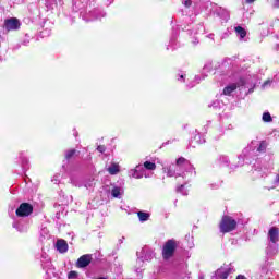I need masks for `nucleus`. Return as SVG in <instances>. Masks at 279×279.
<instances>
[{"label":"nucleus","mask_w":279,"mask_h":279,"mask_svg":"<svg viewBox=\"0 0 279 279\" xmlns=\"http://www.w3.org/2000/svg\"><path fill=\"white\" fill-rule=\"evenodd\" d=\"M175 250H178V241L173 239L166 241L161 251L163 260H171L175 256Z\"/></svg>","instance_id":"nucleus-1"},{"label":"nucleus","mask_w":279,"mask_h":279,"mask_svg":"<svg viewBox=\"0 0 279 279\" xmlns=\"http://www.w3.org/2000/svg\"><path fill=\"white\" fill-rule=\"evenodd\" d=\"M238 222L231 216H222L219 229L222 234H228V232H234L236 230Z\"/></svg>","instance_id":"nucleus-2"},{"label":"nucleus","mask_w":279,"mask_h":279,"mask_svg":"<svg viewBox=\"0 0 279 279\" xmlns=\"http://www.w3.org/2000/svg\"><path fill=\"white\" fill-rule=\"evenodd\" d=\"M34 213V206L29 203H22L15 210L16 217H29Z\"/></svg>","instance_id":"nucleus-3"},{"label":"nucleus","mask_w":279,"mask_h":279,"mask_svg":"<svg viewBox=\"0 0 279 279\" xmlns=\"http://www.w3.org/2000/svg\"><path fill=\"white\" fill-rule=\"evenodd\" d=\"M21 28V21L16 17H10L4 20V29L7 32H15L16 29Z\"/></svg>","instance_id":"nucleus-4"},{"label":"nucleus","mask_w":279,"mask_h":279,"mask_svg":"<svg viewBox=\"0 0 279 279\" xmlns=\"http://www.w3.org/2000/svg\"><path fill=\"white\" fill-rule=\"evenodd\" d=\"M90 263H93V255L90 254H85L82 255L77 262H76V267L78 269H85V267H88V265H90Z\"/></svg>","instance_id":"nucleus-5"},{"label":"nucleus","mask_w":279,"mask_h":279,"mask_svg":"<svg viewBox=\"0 0 279 279\" xmlns=\"http://www.w3.org/2000/svg\"><path fill=\"white\" fill-rule=\"evenodd\" d=\"M268 236L270 239V243L276 244L278 242V239H279V229H278V227H271L268 230Z\"/></svg>","instance_id":"nucleus-6"},{"label":"nucleus","mask_w":279,"mask_h":279,"mask_svg":"<svg viewBox=\"0 0 279 279\" xmlns=\"http://www.w3.org/2000/svg\"><path fill=\"white\" fill-rule=\"evenodd\" d=\"M56 247L60 254H66L69 252V243L65 240H58Z\"/></svg>","instance_id":"nucleus-7"},{"label":"nucleus","mask_w":279,"mask_h":279,"mask_svg":"<svg viewBox=\"0 0 279 279\" xmlns=\"http://www.w3.org/2000/svg\"><path fill=\"white\" fill-rule=\"evenodd\" d=\"M218 278L220 279H227L228 276H230L232 274V268H225V267H220L217 271H216Z\"/></svg>","instance_id":"nucleus-8"},{"label":"nucleus","mask_w":279,"mask_h":279,"mask_svg":"<svg viewBox=\"0 0 279 279\" xmlns=\"http://www.w3.org/2000/svg\"><path fill=\"white\" fill-rule=\"evenodd\" d=\"M236 88H238L236 83H233L231 85L226 86L223 88L222 94L227 95V96H230V95H232V93H234V90H236Z\"/></svg>","instance_id":"nucleus-9"},{"label":"nucleus","mask_w":279,"mask_h":279,"mask_svg":"<svg viewBox=\"0 0 279 279\" xmlns=\"http://www.w3.org/2000/svg\"><path fill=\"white\" fill-rule=\"evenodd\" d=\"M119 171V163H111V166L108 168V173H110V175H117Z\"/></svg>","instance_id":"nucleus-10"},{"label":"nucleus","mask_w":279,"mask_h":279,"mask_svg":"<svg viewBox=\"0 0 279 279\" xmlns=\"http://www.w3.org/2000/svg\"><path fill=\"white\" fill-rule=\"evenodd\" d=\"M78 151L76 149H70L65 151V160H72V158H75L77 156Z\"/></svg>","instance_id":"nucleus-11"},{"label":"nucleus","mask_w":279,"mask_h":279,"mask_svg":"<svg viewBox=\"0 0 279 279\" xmlns=\"http://www.w3.org/2000/svg\"><path fill=\"white\" fill-rule=\"evenodd\" d=\"M235 32L239 34L240 38H245V36H247V31H245L243 26H236Z\"/></svg>","instance_id":"nucleus-12"},{"label":"nucleus","mask_w":279,"mask_h":279,"mask_svg":"<svg viewBox=\"0 0 279 279\" xmlns=\"http://www.w3.org/2000/svg\"><path fill=\"white\" fill-rule=\"evenodd\" d=\"M137 217H138L140 221H148L149 220V214H147L145 211H138Z\"/></svg>","instance_id":"nucleus-13"},{"label":"nucleus","mask_w":279,"mask_h":279,"mask_svg":"<svg viewBox=\"0 0 279 279\" xmlns=\"http://www.w3.org/2000/svg\"><path fill=\"white\" fill-rule=\"evenodd\" d=\"M144 167L147 169V171H156V163L151 161H145Z\"/></svg>","instance_id":"nucleus-14"},{"label":"nucleus","mask_w":279,"mask_h":279,"mask_svg":"<svg viewBox=\"0 0 279 279\" xmlns=\"http://www.w3.org/2000/svg\"><path fill=\"white\" fill-rule=\"evenodd\" d=\"M263 121L265 123H271V121H274V119L271 118V113L269 112H264L263 113Z\"/></svg>","instance_id":"nucleus-15"},{"label":"nucleus","mask_w":279,"mask_h":279,"mask_svg":"<svg viewBox=\"0 0 279 279\" xmlns=\"http://www.w3.org/2000/svg\"><path fill=\"white\" fill-rule=\"evenodd\" d=\"M186 162H189V160L184 157H180L177 159V167H184V165H186Z\"/></svg>","instance_id":"nucleus-16"},{"label":"nucleus","mask_w":279,"mask_h":279,"mask_svg":"<svg viewBox=\"0 0 279 279\" xmlns=\"http://www.w3.org/2000/svg\"><path fill=\"white\" fill-rule=\"evenodd\" d=\"M267 150V142L263 141L260 142L258 148H257V151H266Z\"/></svg>","instance_id":"nucleus-17"},{"label":"nucleus","mask_w":279,"mask_h":279,"mask_svg":"<svg viewBox=\"0 0 279 279\" xmlns=\"http://www.w3.org/2000/svg\"><path fill=\"white\" fill-rule=\"evenodd\" d=\"M112 197H119L121 195V187H113L111 191Z\"/></svg>","instance_id":"nucleus-18"},{"label":"nucleus","mask_w":279,"mask_h":279,"mask_svg":"<svg viewBox=\"0 0 279 279\" xmlns=\"http://www.w3.org/2000/svg\"><path fill=\"white\" fill-rule=\"evenodd\" d=\"M77 276H78V274H77V271H75V270H71V271L68 274V278H69V279H75V278H77Z\"/></svg>","instance_id":"nucleus-19"},{"label":"nucleus","mask_w":279,"mask_h":279,"mask_svg":"<svg viewBox=\"0 0 279 279\" xmlns=\"http://www.w3.org/2000/svg\"><path fill=\"white\" fill-rule=\"evenodd\" d=\"M167 175H168V178H173L175 175V171L171 170V168H168Z\"/></svg>","instance_id":"nucleus-20"},{"label":"nucleus","mask_w":279,"mask_h":279,"mask_svg":"<svg viewBox=\"0 0 279 279\" xmlns=\"http://www.w3.org/2000/svg\"><path fill=\"white\" fill-rule=\"evenodd\" d=\"M97 151H99L100 154H104L106 151V146L105 145H99L97 147Z\"/></svg>","instance_id":"nucleus-21"},{"label":"nucleus","mask_w":279,"mask_h":279,"mask_svg":"<svg viewBox=\"0 0 279 279\" xmlns=\"http://www.w3.org/2000/svg\"><path fill=\"white\" fill-rule=\"evenodd\" d=\"M192 4H193V1L191 0H185L184 2L185 8H191Z\"/></svg>","instance_id":"nucleus-22"},{"label":"nucleus","mask_w":279,"mask_h":279,"mask_svg":"<svg viewBox=\"0 0 279 279\" xmlns=\"http://www.w3.org/2000/svg\"><path fill=\"white\" fill-rule=\"evenodd\" d=\"M183 189H184V184L179 185L177 189L178 193H182Z\"/></svg>","instance_id":"nucleus-23"},{"label":"nucleus","mask_w":279,"mask_h":279,"mask_svg":"<svg viewBox=\"0 0 279 279\" xmlns=\"http://www.w3.org/2000/svg\"><path fill=\"white\" fill-rule=\"evenodd\" d=\"M235 279H247V278L243 275H238Z\"/></svg>","instance_id":"nucleus-24"},{"label":"nucleus","mask_w":279,"mask_h":279,"mask_svg":"<svg viewBox=\"0 0 279 279\" xmlns=\"http://www.w3.org/2000/svg\"><path fill=\"white\" fill-rule=\"evenodd\" d=\"M246 1V3H254V1H256V0H245Z\"/></svg>","instance_id":"nucleus-25"},{"label":"nucleus","mask_w":279,"mask_h":279,"mask_svg":"<svg viewBox=\"0 0 279 279\" xmlns=\"http://www.w3.org/2000/svg\"><path fill=\"white\" fill-rule=\"evenodd\" d=\"M96 279H107L106 277H98V278H96Z\"/></svg>","instance_id":"nucleus-26"},{"label":"nucleus","mask_w":279,"mask_h":279,"mask_svg":"<svg viewBox=\"0 0 279 279\" xmlns=\"http://www.w3.org/2000/svg\"><path fill=\"white\" fill-rule=\"evenodd\" d=\"M180 78H181V80H184V75H181Z\"/></svg>","instance_id":"nucleus-27"},{"label":"nucleus","mask_w":279,"mask_h":279,"mask_svg":"<svg viewBox=\"0 0 279 279\" xmlns=\"http://www.w3.org/2000/svg\"><path fill=\"white\" fill-rule=\"evenodd\" d=\"M277 5H279V0H277Z\"/></svg>","instance_id":"nucleus-28"}]
</instances>
